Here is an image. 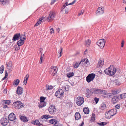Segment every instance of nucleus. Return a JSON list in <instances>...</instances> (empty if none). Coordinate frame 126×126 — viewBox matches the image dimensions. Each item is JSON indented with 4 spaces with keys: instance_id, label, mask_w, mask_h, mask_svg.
Masks as SVG:
<instances>
[{
    "instance_id": "f257e3e1",
    "label": "nucleus",
    "mask_w": 126,
    "mask_h": 126,
    "mask_svg": "<svg viewBox=\"0 0 126 126\" xmlns=\"http://www.w3.org/2000/svg\"><path fill=\"white\" fill-rule=\"evenodd\" d=\"M117 71V70L113 65H110L108 68H107L104 70L105 74L111 76H113Z\"/></svg>"
},
{
    "instance_id": "f03ea898",
    "label": "nucleus",
    "mask_w": 126,
    "mask_h": 126,
    "mask_svg": "<svg viewBox=\"0 0 126 126\" xmlns=\"http://www.w3.org/2000/svg\"><path fill=\"white\" fill-rule=\"evenodd\" d=\"M56 14V13L55 12L50 11L48 17H47L46 18L45 17H43L41 18L42 19V21L43 22L45 21L47 19H48V21L50 22L53 20Z\"/></svg>"
},
{
    "instance_id": "7ed1b4c3",
    "label": "nucleus",
    "mask_w": 126,
    "mask_h": 126,
    "mask_svg": "<svg viewBox=\"0 0 126 126\" xmlns=\"http://www.w3.org/2000/svg\"><path fill=\"white\" fill-rule=\"evenodd\" d=\"M95 76V74L94 73H91L89 74L86 77V81L88 83H89L93 80Z\"/></svg>"
},
{
    "instance_id": "20e7f679",
    "label": "nucleus",
    "mask_w": 126,
    "mask_h": 126,
    "mask_svg": "<svg viewBox=\"0 0 126 126\" xmlns=\"http://www.w3.org/2000/svg\"><path fill=\"white\" fill-rule=\"evenodd\" d=\"M105 43V40L103 39H101L96 42L97 45L101 48H102L104 47Z\"/></svg>"
},
{
    "instance_id": "39448f33",
    "label": "nucleus",
    "mask_w": 126,
    "mask_h": 126,
    "mask_svg": "<svg viewBox=\"0 0 126 126\" xmlns=\"http://www.w3.org/2000/svg\"><path fill=\"white\" fill-rule=\"evenodd\" d=\"M64 92L63 90L61 89H58L55 94V96L57 98H60L63 96Z\"/></svg>"
},
{
    "instance_id": "423d86ee",
    "label": "nucleus",
    "mask_w": 126,
    "mask_h": 126,
    "mask_svg": "<svg viewBox=\"0 0 126 126\" xmlns=\"http://www.w3.org/2000/svg\"><path fill=\"white\" fill-rule=\"evenodd\" d=\"M57 67L55 66H52L51 67L50 69L51 70L50 71V72H52L51 76H54L56 74L58 71V69L57 70Z\"/></svg>"
},
{
    "instance_id": "0eeeda50",
    "label": "nucleus",
    "mask_w": 126,
    "mask_h": 126,
    "mask_svg": "<svg viewBox=\"0 0 126 126\" xmlns=\"http://www.w3.org/2000/svg\"><path fill=\"white\" fill-rule=\"evenodd\" d=\"M77 99L76 103L78 106H81L84 101V98L81 97H78Z\"/></svg>"
},
{
    "instance_id": "6e6552de",
    "label": "nucleus",
    "mask_w": 126,
    "mask_h": 126,
    "mask_svg": "<svg viewBox=\"0 0 126 126\" xmlns=\"http://www.w3.org/2000/svg\"><path fill=\"white\" fill-rule=\"evenodd\" d=\"M9 122V120L6 118H2L0 121L1 124L4 126H6L7 125Z\"/></svg>"
},
{
    "instance_id": "1a4fd4ad",
    "label": "nucleus",
    "mask_w": 126,
    "mask_h": 126,
    "mask_svg": "<svg viewBox=\"0 0 126 126\" xmlns=\"http://www.w3.org/2000/svg\"><path fill=\"white\" fill-rule=\"evenodd\" d=\"M104 9L103 7H99L96 12V14L97 15L103 14L104 13Z\"/></svg>"
},
{
    "instance_id": "9d476101",
    "label": "nucleus",
    "mask_w": 126,
    "mask_h": 126,
    "mask_svg": "<svg viewBox=\"0 0 126 126\" xmlns=\"http://www.w3.org/2000/svg\"><path fill=\"white\" fill-rule=\"evenodd\" d=\"M76 0H74L72 2L69 4H68L67 2H66L61 7V12H63V9L65 8L66 6H67L69 5H72L73 4L76 2Z\"/></svg>"
},
{
    "instance_id": "9b49d317",
    "label": "nucleus",
    "mask_w": 126,
    "mask_h": 126,
    "mask_svg": "<svg viewBox=\"0 0 126 126\" xmlns=\"http://www.w3.org/2000/svg\"><path fill=\"white\" fill-rule=\"evenodd\" d=\"M56 110L54 106L51 105L49 108L48 110L50 114H52L53 112H56Z\"/></svg>"
},
{
    "instance_id": "f8f14e48",
    "label": "nucleus",
    "mask_w": 126,
    "mask_h": 126,
    "mask_svg": "<svg viewBox=\"0 0 126 126\" xmlns=\"http://www.w3.org/2000/svg\"><path fill=\"white\" fill-rule=\"evenodd\" d=\"M24 106V104L22 103L20 101H16V108L19 109H20Z\"/></svg>"
},
{
    "instance_id": "ddd939ff",
    "label": "nucleus",
    "mask_w": 126,
    "mask_h": 126,
    "mask_svg": "<svg viewBox=\"0 0 126 126\" xmlns=\"http://www.w3.org/2000/svg\"><path fill=\"white\" fill-rule=\"evenodd\" d=\"M92 88L90 90L88 88H87L86 90V95L87 97H89L93 94L92 91H91Z\"/></svg>"
},
{
    "instance_id": "4468645a",
    "label": "nucleus",
    "mask_w": 126,
    "mask_h": 126,
    "mask_svg": "<svg viewBox=\"0 0 126 126\" xmlns=\"http://www.w3.org/2000/svg\"><path fill=\"white\" fill-rule=\"evenodd\" d=\"M15 115L13 112L11 113L8 116L9 119L10 121H13L16 119V117L15 116Z\"/></svg>"
},
{
    "instance_id": "2eb2a0df",
    "label": "nucleus",
    "mask_w": 126,
    "mask_h": 126,
    "mask_svg": "<svg viewBox=\"0 0 126 126\" xmlns=\"http://www.w3.org/2000/svg\"><path fill=\"white\" fill-rule=\"evenodd\" d=\"M119 99V96H115L112 98L111 102L113 104H115L118 101Z\"/></svg>"
},
{
    "instance_id": "dca6fc26",
    "label": "nucleus",
    "mask_w": 126,
    "mask_h": 126,
    "mask_svg": "<svg viewBox=\"0 0 126 126\" xmlns=\"http://www.w3.org/2000/svg\"><path fill=\"white\" fill-rule=\"evenodd\" d=\"M23 88L20 86H18L17 87V89L16 90V93L19 95H20L23 93Z\"/></svg>"
},
{
    "instance_id": "f3484780",
    "label": "nucleus",
    "mask_w": 126,
    "mask_h": 126,
    "mask_svg": "<svg viewBox=\"0 0 126 126\" xmlns=\"http://www.w3.org/2000/svg\"><path fill=\"white\" fill-rule=\"evenodd\" d=\"M2 105H9L11 103V101L9 100H2L1 101Z\"/></svg>"
},
{
    "instance_id": "a211bd4d",
    "label": "nucleus",
    "mask_w": 126,
    "mask_h": 126,
    "mask_svg": "<svg viewBox=\"0 0 126 126\" xmlns=\"http://www.w3.org/2000/svg\"><path fill=\"white\" fill-rule=\"evenodd\" d=\"M100 89H98L97 88H92L91 91H92L93 94L94 93L97 94H99Z\"/></svg>"
},
{
    "instance_id": "6ab92c4d",
    "label": "nucleus",
    "mask_w": 126,
    "mask_h": 126,
    "mask_svg": "<svg viewBox=\"0 0 126 126\" xmlns=\"http://www.w3.org/2000/svg\"><path fill=\"white\" fill-rule=\"evenodd\" d=\"M32 124L34 125H36L37 126H43V125L41 124L38 120H36L34 121Z\"/></svg>"
},
{
    "instance_id": "aec40b11",
    "label": "nucleus",
    "mask_w": 126,
    "mask_h": 126,
    "mask_svg": "<svg viewBox=\"0 0 126 126\" xmlns=\"http://www.w3.org/2000/svg\"><path fill=\"white\" fill-rule=\"evenodd\" d=\"M110 115V111H108L106 112L105 114V117L107 119H110L112 117Z\"/></svg>"
},
{
    "instance_id": "412c9836",
    "label": "nucleus",
    "mask_w": 126,
    "mask_h": 126,
    "mask_svg": "<svg viewBox=\"0 0 126 126\" xmlns=\"http://www.w3.org/2000/svg\"><path fill=\"white\" fill-rule=\"evenodd\" d=\"M20 119L22 121L24 122H27L28 121L27 118L25 116H21L20 117Z\"/></svg>"
},
{
    "instance_id": "4be33fe9",
    "label": "nucleus",
    "mask_w": 126,
    "mask_h": 126,
    "mask_svg": "<svg viewBox=\"0 0 126 126\" xmlns=\"http://www.w3.org/2000/svg\"><path fill=\"white\" fill-rule=\"evenodd\" d=\"M75 119L78 120L81 118L80 114L79 112H76L75 114Z\"/></svg>"
},
{
    "instance_id": "5701e85b",
    "label": "nucleus",
    "mask_w": 126,
    "mask_h": 126,
    "mask_svg": "<svg viewBox=\"0 0 126 126\" xmlns=\"http://www.w3.org/2000/svg\"><path fill=\"white\" fill-rule=\"evenodd\" d=\"M24 40H23L22 39H20L17 42V45L18 46H21L24 44Z\"/></svg>"
},
{
    "instance_id": "b1692460",
    "label": "nucleus",
    "mask_w": 126,
    "mask_h": 126,
    "mask_svg": "<svg viewBox=\"0 0 126 126\" xmlns=\"http://www.w3.org/2000/svg\"><path fill=\"white\" fill-rule=\"evenodd\" d=\"M46 104L47 102H40V104L38 105V107L40 108H41L46 106Z\"/></svg>"
},
{
    "instance_id": "393cba45",
    "label": "nucleus",
    "mask_w": 126,
    "mask_h": 126,
    "mask_svg": "<svg viewBox=\"0 0 126 126\" xmlns=\"http://www.w3.org/2000/svg\"><path fill=\"white\" fill-rule=\"evenodd\" d=\"M48 116H49V115H43L41 117V118L40 119V120L42 121V120L43 119H47L49 118V117Z\"/></svg>"
},
{
    "instance_id": "a878e982",
    "label": "nucleus",
    "mask_w": 126,
    "mask_h": 126,
    "mask_svg": "<svg viewBox=\"0 0 126 126\" xmlns=\"http://www.w3.org/2000/svg\"><path fill=\"white\" fill-rule=\"evenodd\" d=\"M29 75L28 74H27L26 76L25 77L24 79V80L23 82V85H25L27 82V81L28 79V78L29 77Z\"/></svg>"
},
{
    "instance_id": "bb28decb",
    "label": "nucleus",
    "mask_w": 126,
    "mask_h": 126,
    "mask_svg": "<svg viewBox=\"0 0 126 126\" xmlns=\"http://www.w3.org/2000/svg\"><path fill=\"white\" fill-rule=\"evenodd\" d=\"M100 109L102 110H104L106 108V105L104 103L102 104L99 107Z\"/></svg>"
},
{
    "instance_id": "cd10ccee",
    "label": "nucleus",
    "mask_w": 126,
    "mask_h": 126,
    "mask_svg": "<svg viewBox=\"0 0 126 126\" xmlns=\"http://www.w3.org/2000/svg\"><path fill=\"white\" fill-rule=\"evenodd\" d=\"M95 120V115L93 113L92 116L91 117L90 120L89 121V122L90 123L92 121L94 122Z\"/></svg>"
},
{
    "instance_id": "c85d7f7f",
    "label": "nucleus",
    "mask_w": 126,
    "mask_h": 126,
    "mask_svg": "<svg viewBox=\"0 0 126 126\" xmlns=\"http://www.w3.org/2000/svg\"><path fill=\"white\" fill-rule=\"evenodd\" d=\"M57 121L55 119H51L49 121V123L53 124H56L57 123Z\"/></svg>"
},
{
    "instance_id": "c756f323",
    "label": "nucleus",
    "mask_w": 126,
    "mask_h": 126,
    "mask_svg": "<svg viewBox=\"0 0 126 126\" xmlns=\"http://www.w3.org/2000/svg\"><path fill=\"white\" fill-rule=\"evenodd\" d=\"M88 62H89L88 60L87 59H84L81 61L80 63H82L83 64H87Z\"/></svg>"
},
{
    "instance_id": "7c9ffc66",
    "label": "nucleus",
    "mask_w": 126,
    "mask_h": 126,
    "mask_svg": "<svg viewBox=\"0 0 126 126\" xmlns=\"http://www.w3.org/2000/svg\"><path fill=\"white\" fill-rule=\"evenodd\" d=\"M83 111L85 114H88L89 112V110L88 107L84 108Z\"/></svg>"
},
{
    "instance_id": "2f4dec72",
    "label": "nucleus",
    "mask_w": 126,
    "mask_h": 126,
    "mask_svg": "<svg viewBox=\"0 0 126 126\" xmlns=\"http://www.w3.org/2000/svg\"><path fill=\"white\" fill-rule=\"evenodd\" d=\"M60 50H59L58 53L59 54H58V57L59 58L62 55V51H63V48L62 47H60Z\"/></svg>"
},
{
    "instance_id": "473e14b6",
    "label": "nucleus",
    "mask_w": 126,
    "mask_h": 126,
    "mask_svg": "<svg viewBox=\"0 0 126 126\" xmlns=\"http://www.w3.org/2000/svg\"><path fill=\"white\" fill-rule=\"evenodd\" d=\"M99 94H103V95L107 94V92L106 91L100 89Z\"/></svg>"
},
{
    "instance_id": "72a5a7b5",
    "label": "nucleus",
    "mask_w": 126,
    "mask_h": 126,
    "mask_svg": "<svg viewBox=\"0 0 126 126\" xmlns=\"http://www.w3.org/2000/svg\"><path fill=\"white\" fill-rule=\"evenodd\" d=\"M112 94H107H107H106L103 95V96L104 98H108L109 97H111V96H112Z\"/></svg>"
},
{
    "instance_id": "f704fd0d",
    "label": "nucleus",
    "mask_w": 126,
    "mask_h": 126,
    "mask_svg": "<svg viewBox=\"0 0 126 126\" xmlns=\"http://www.w3.org/2000/svg\"><path fill=\"white\" fill-rule=\"evenodd\" d=\"M53 86L51 85H49L47 84L46 85V90L47 91L48 90L52 89L53 88Z\"/></svg>"
},
{
    "instance_id": "c9c22d12",
    "label": "nucleus",
    "mask_w": 126,
    "mask_h": 126,
    "mask_svg": "<svg viewBox=\"0 0 126 126\" xmlns=\"http://www.w3.org/2000/svg\"><path fill=\"white\" fill-rule=\"evenodd\" d=\"M65 13L66 14H67L69 12L70 10L71 9V7H67L65 8Z\"/></svg>"
},
{
    "instance_id": "e433bc0d",
    "label": "nucleus",
    "mask_w": 126,
    "mask_h": 126,
    "mask_svg": "<svg viewBox=\"0 0 126 126\" xmlns=\"http://www.w3.org/2000/svg\"><path fill=\"white\" fill-rule=\"evenodd\" d=\"M74 75V73L73 72H70L68 73H67L66 75L67 77L68 78H70L71 77L73 76Z\"/></svg>"
},
{
    "instance_id": "4c0bfd02",
    "label": "nucleus",
    "mask_w": 126,
    "mask_h": 126,
    "mask_svg": "<svg viewBox=\"0 0 126 126\" xmlns=\"http://www.w3.org/2000/svg\"><path fill=\"white\" fill-rule=\"evenodd\" d=\"M46 98V97H45L44 96H41L40 97V102H45V100Z\"/></svg>"
},
{
    "instance_id": "58836bf2",
    "label": "nucleus",
    "mask_w": 126,
    "mask_h": 126,
    "mask_svg": "<svg viewBox=\"0 0 126 126\" xmlns=\"http://www.w3.org/2000/svg\"><path fill=\"white\" fill-rule=\"evenodd\" d=\"M97 124L100 126H104L106 125L107 124V123L106 122H102L100 123H97Z\"/></svg>"
},
{
    "instance_id": "ea45409f",
    "label": "nucleus",
    "mask_w": 126,
    "mask_h": 126,
    "mask_svg": "<svg viewBox=\"0 0 126 126\" xmlns=\"http://www.w3.org/2000/svg\"><path fill=\"white\" fill-rule=\"evenodd\" d=\"M91 42V40L88 39L86 41L85 45L87 47H88L89 46Z\"/></svg>"
},
{
    "instance_id": "a19ab883",
    "label": "nucleus",
    "mask_w": 126,
    "mask_h": 126,
    "mask_svg": "<svg viewBox=\"0 0 126 126\" xmlns=\"http://www.w3.org/2000/svg\"><path fill=\"white\" fill-rule=\"evenodd\" d=\"M6 65L7 68H8V69H10L9 68L12 66V63L11 62H9L8 64H6Z\"/></svg>"
},
{
    "instance_id": "79ce46f5",
    "label": "nucleus",
    "mask_w": 126,
    "mask_h": 126,
    "mask_svg": "<svg viewBox=\"0 0 126 126\" xmlns=\"http://www.w3.org/2000/svg\"><path fill=\"white\" fill-rule=\"evenodd\" d=\"M109 111H110V113L111 114L110 115H111L112 117L116 114V112L115 113H114V109H111L109 110Z\"/></svg>"
},
{
    "instance_id": "37998d69",
    "label": "nucleus",
    "mask_w": 126,
    "mask_h": 126,
    "mask_svg": "<svg viewBox=\"0 0 126 126\" xmlns=\"http://www.w3.org/2000/svg\"><path fill=\"white\" fill-rule=\"evenodd\" d=\"M62 88L64 90V91H67L69 90V88L68 86L67 85L66 86H63Z\"/></svg>"
},
{
    "instance_id": "c03bdc74",
    "label": "nucleus",
    "mask_w": 126,
    "mask_h": 126,
    "mask_svg": "<svg viewBox=\"0 0 126 126\" xmlns=\"http://www.w3.org/2000/svg\"><path fill=\"white\" fill-rule=\"evenodd\" d=\"M4 67L3 65H2L0 68V73L2 74L4 70Z\"/></svg>"
},
{
    "instance_id": "a18cd8bd",
    "label": "nucleus",
    "mask_w": 126,
    "mask_h": 126,
    "mask_svg": "<svg viewBox=\"0 0 126 126\" xmlns=\"http://www.w3.org/2000/svg\"><path fill=\"white\" fill-rule=\"evenodd\" d=\"M120 95L121 99L126 98V93L121 94Z\"/></svg>"
},
{
    "instance_id": "49530a36",
    "label": "nucleus",
    "mask_w": 126,
    "mask_h": 126,
    "mask_svg": "<svg viewBox=\"0 0 126 126\" xmlns=\"http://www.w3.org/2000/svg\"><path fill=\"white\" fill-rule=\"evenodd\" d=\"M8 1L6 0H0V3H1L3 4H4L6 3H7Z\"/></svg>"
},
{
    "instance_id": "de8ad7c7",
    "label": "nucleus",
    "mask_w": 126,
    "mask_h": 126,
    "mask_svg": "<svg viewBox=\"0 0 126 126\" xmlns=\"http://www.w3.org/2000/svg\"><path fill=\"white\" fill-rule=\"evenodd\" d=\"M119 92H118L117 90L115 91V90H113L112 91V95H115L117 93H119Z\"/></svg>"
},
{
    "instance_id": "09e8293b",
    "label": "nucleus",
    "mask_w": 126,
    "mask_h": 126,
    "mask_svg": "<svg viewBox=\"0 0 126 126\" xmlns=\"http://www.w3.org/2000/svg\"><path fill=\"white\" fill-rule=\"evenodd\" d=\"M20 39H23V40H24H24H25L26 39V38L25 34L21 35L20 36Z\"/></svg>"
},
{
    "instance_id": "8fccbe9b",
    "label": "nucleus",
    "mask_w": 126,
    "mask_h": 126,
    "mask_svg": "<svg viewBox=\"0 0 126 126\" xmlns=\"http://www.w3.org/2000/svg\"><path fill=\"white\" fill-rule=\"evenodd\" d=\"M20 33H16V40H18L20 36Z\"/></svg>"
},
{
    "instance_id": "3c124183",
    "label": "nucleus",
    "mask_w": 126,
    "mask_h": 126,
    "mask_svg": "<svg viewBox=\"0 0 126 126\" xmlns=\"http://www.w3.org/2000/svg\"><path fill=\"white\" fill-rule=\"evenodd\" d=\"M114 82L116 84V85H120V83L118 80L117 79H115L114 80Z\"/></svg>"
},
{
    "instance_id": "603ef678",
    "label": "nucleus",
    "mask_w": 126,
    "mask_h": 126,
    "mask_svg": "<svg viewBox=\"0 0 126 126\" xmlns=\"http://www.w3.org/2000/svg\"><path fill=\"white\" fill-rule=\"evenodd\" d=\"M10 69H8V68H7V69L5 70V77L6 78H7L8 76V74L7 72V71L8 70H9Z\"/></svg>"
},
{
    "instance_id": "864d4df0",
    "label": "nucleus",
    "mask_w": 126,
    "mask_h": 126,
    "mask_svg": "<svg viewBox=\"0 0 126 126\" xmlns=\"http://www.w3.org/2000/svg\"><path fill=\"white\" fill-rule=\"evenodd\" d=\"M80 63L79 64L77 63H76L74 65V67L75 68H77L79 66Z\"/></svg>"
},
{
    "instance_id": "5fc2aeb1",
    "label": "nucleus",
    "mask_w": 126,
    "mask_h": 126,
    "mask_svg": "<svg viewBox=\"0 0 126 126\" xmlns=\"http://www.w3.org/2000/svg\"><path fill=\"white\" fill-rule=\"evenodd\" d=\"M98 64L99 66H100L101 65H103V63L102 62V61H101L100 60H99L98 63Z\"/></svg>"
},
{
    "instance_id": "6e6d98bb",
    "label": "nucleus",
    "mask_w": 126,
    "mask_h": 126,
    "mask_svg": "<svg viewBox=\"0 0 126 126\" xmlns=\"http://www.w3.org/2000/svg\"><path fill=\"white\" fill-rule=\"evenodd\" d=\"M99 99L97 98L96 97H95L94 98V100L95 102V103L97 104L99 101Z\"/></svg>"
},
{
    "instance_id": "4d7b16f0",
    "label": "nucleus",
    "mask_w": 126,
    "mask_h": 126,
    "mask_svg": "<svg viewBox=\"0 0 126 126\" xmlns=\"http://www.w3.org/2000/svg\"><path fill=\"white\" fill-rule=\"evenodd\" d=\"M84 12V11L83 10H82L79 13L78 16H79L82 15Z\"/></svg>"
},
{
    "instance_id": "13d9d810",
    "label": "nucleus",
    "mask_w": 126,
    "mask_h": 126,
    "mask_svg": "<svg viewBox=\"0 0 126 126\" xmlns=\"http://www.w3.org/2000/svg\"><path fill=\"white\" fill-rule=\"evenodd\" d=\"M42 19H41V18H39V20L38 21L37 23L39 24H40L41 23L43 22L42 21Z\"/></svg>"
},
{
    "instance_id": "bf43d9fd",
    "label": "nucleus",
    "mask_w": 126,
    "mask_h": 126,
    "mask_svg": "<svg viewBox=\"0 0 126 126\" xmlns=\"http://www.w3.org/2000/svg\"><path fill=\"white\" fill-rule=\"evenodd\" d=\"M120 107V106L119 104L116 105L115 107V108L119 109Z\"/></svg>"
},
{
    "instance_id": "052dcab7",
    "label": "nucleus",
    "mask_w": 126,
    "mask_h": 126,
    "mask_svg": "<svg viewBox=\"0 0 126 126\" xmlns=\"http://www.w3.org/2000/svg\"><path fill=\"white\" fill-rule=\"evenodd\" d=\"M13 41H16V34H15L14 35L13 39Z\"/></svg>"
},
{
    "instance_id": "680f3d73",
    "label": "nucleus",
    "mask_w": 126,
    "mask_h": 126,
    "mask_svg": "<svg viewBox=\"0 0 126 126\" xmlns=\"http://www.w3.org/2000/svg\"><path fill=\"white\" fill-rule=\"evenodd\" d=\"M42 59H43V57H42V55H41V56L40 58V61H39L40 63L41 64L42 63Z\"/></svg>"
},
{
    "instance_id": "e2e57ef3",
    "label": "nucleus",
    "mask_w": 126,
    "mask_h": 126,
    "mask_svg": "<svg viewBox=\"0 0 126 126\" xmlns=\"http://www.w3.org/2000/svg\"><path fill=\"white\" fill-rule=\"evenodd\" d=\"M19 80L18 79H16V86L18 85L19 83Z\"/></svg>"
},
{
    "instance_id": "0e129e2a",
    "label": "nucleus",
    "mask_w": 126,
    "mask_h": 126,
    "mask_svg": "<svg viewBox=\"0 0 126 126\" xmlns=\"http://www.w3.org/2000/svg\"><path fill=\"white\" fill-rule=\"evenodd\" d=\"M50 33L51 34H52V33H53L54 32V30L53 29V28H51L50 29Z\"/></svg>"
},
{
    "instance_id": "69168bd1",
    "label": "nucleus",
    "mask_w": 126,
    "mask_h": 126,
    "mask_svg": "<svg viewBox=\"0 0 126 126\" xmlns=\"http://www.w3.org/2000/svg\"><path fill=\"white\" fill-rule=\"evenodd\" d=\"M56 1V0H52L51 2L50 3L52 5Z\"/></svg>"
},
{
    "instance_id": "338daca9",
    "label": "nucleus",
    "mask_w": 126,
    "mask_h": 126,
    "mask_svg": "<svg viewBox=\"0 0 126 126\" xmlns=\"http://www.w3.org/2000/svg\"><path fill=\"white\" fill-rule=\"evenodd\" d=\"M4 105V106H3V108H8V107L7 106L8 105Z\"/></svg>"
},
{
    "instance_id": "774afa93",
    "label": "nucleus",
    "mask_w": 126,
    "mask_h": 126,
    "mask_svg": "<svg viewBox=\"0 0 126 126\" xmlns=\"http://www.w3.org/2000/svg\"><path fill=\"white\" fill-rule=\"evenodd\" d=\"M19 47V46H18L17 47V46L16 45V50H19L20 49V48Z\"/></svg>"
}]
</instances>
